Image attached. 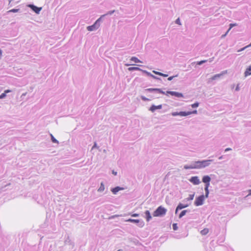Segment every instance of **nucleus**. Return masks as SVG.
<instances>
[{
	"instance_id": "obj_19",
	"label": "nucleus",
	"mask_w": 251,
	"mask_h": 251,
	"mask_svg": "<svg viewBox=\"0 0 251 251\" xmlns=\"http://www.w3.org/2000/svg\"><path fill=\"white\" fill-rule=\"evenodd\" d=\"M188 206V204H183L181 203H179L178 205L177 206V209H182L183 208H186Z\"/></svg>"
},
{
	"instance_id": "obj_43",
	"label": "nucleus",
	"mask_w": 251,
	"mask_h": 251,
	"mask_svg": "<svg viewBox=\"0 0 251 251\" xmlns=\"http://www.w3.org/2000/svg\"><path fill=\"white\" fill-rule=\"evenodd\" d=\"M152 77L154 79H157V80H161V78H159V77H158L154 75H152Z\"/></svg>"
},
{
	"instance_id": "obj_18",
	"label": "nucleus",
	"mask_w": 251,
	"mask_h": 251,
	"mask_svg": "<svg viewBox=\"0 0 251 251\" xmlns=\"http://www.w3.org/2000/svg\"><path fill=\"white\" fill-rule=\"evenodd\" d=\"M128 70L129 71H142V70L140 68L136 67H131L128 68Z\"/></svg>"
},
{
	"instance_id": "obj_50",
	"label": "nucleus",
	"mask_w": 251,
	"mask_h": 251,
	"mask_svg": "<svg viewBox=\"0 0 251 251\" xmlns=\"http://www.w3.org/2000/svg\"><path fill=\"white\" fill-rule=\"evenodd\" d=\"M239 90V86L238 85L237 86V87H236L235 88V90L236 91H238Z\"/></svg>"
},
{
	"instance_id": "obj_7",
	"label": "nucleus",
	"mask_w": 251,
	"mask_h": 251,
	"mask_svg": "<svg viewBox=\"0 0 251 251\" xmlns=\"http://www.w3.org/2000/svg\"><path fill=\"white\" fill-rule=\"evenodd\" d=\"M189 181L194 185H199L201 183V181L198 176H192L189 179Z\"/></svg>"
},
{
	"instance_id": "obj_22",
	"label": "nucleus",
	"mask_w": 251,
	"mask_h": 251,
	"mask_svg": "<svg viewBox=\"0 0 251 251\" xmlns=\"http://www.w3.org/2000/svg\"><path fill=\"white\" fill-rule=\"evenodd\" d=\"M104 190V185L103 182L100 183V188L98 189V192H101L103 191Z\"/></svg>"
},
{
	"instance_id": "obj_12",
	"label": "nucleus",
	"mask_w": 251,
	"mask_h": 251,
	"mask_svg": "<svg viewBox=\"0 0 251 251\" xmlns=\"http://www.w3.org/2000/svg\"><path fill=\"white\" fill-rule=\"evenodd\" d=\"M162 107V106L161 104L158 105L157 106H156L155 105H152L150 108V110L152 112H153L157 109H161Z\"/></svg>"
},
{
	"instance_id": "obj_30",
	"label": "nucleus",
	"mask_w": 251,
	"mask_h": 251,
	"mask_svg": "<svg viewBox=\"0 0 251 251\" xmlns=\"http://www.w3.org/2000/svg\"><path fill=\"white\" fill-rule=\"evenodd\" d=\"M204 190H205V195H204V198H207L208 197V195L209 194V190H208V189H204Z\"/></svg>"
},
{
	"instance_id": "obj_34",
	"label": "nucleus",
	"mask_w": 251,
	"mask_h": 251,
	"mask_svg": "<svg viewBox=\"0 0 251 251\" xmlns=\"http://www.w3.org/2000/svg\"><path fill=\"white\" fill-rule=\"evenodd\" d=\"M114 12H115V10H111V11H108V12H107L104 15H105V16H106V15H111L112 14H113Z\"/></svg>"
},
{
	"instance_id": "obj_8",
	"label": "nucleus",
	"mask_w": 251,
	"mask_h": 251,
	"mask_svg": "<svg viewBox=\"0 0 251 251\" xmlns=\"http://www.w3.org/2000/svg\"><path fill=\"white\" fill-rule=\"evenodd\" d=\"M168 94H170L172 96H174L177 98H182L183 97V94L182 93L175 91H167L166 92V95H167Z\"/></svg>"
},
{
	"instance_id": "obj_15",
	"label": "nucleus",
	"mask_w": 251,
	"mask_h": 251,
	"mask_svg": "<svg viewBox=\"0 0 251 251\" xmlns=\"http://www.w3.org/2000/svg\"><path fill=\"white\" fill-rule=\"evenodd\" d=\"M145 214L147 221L149 222L152 219L151 213L149 210H146L145 212Z\"/></svg>"
},
{
	"instance_id": "obj_29",
	"label": "nucleus",
	"mask_w": 251,
	"mask_h": 251,
	"mask_svg": "<svg viewBox=\"0 0 251 251\" xmlns=\"http://www.w3.org/2000/svg\"><path fill=\"white\" fill-rule=\"evenodd\" d=\"M207 61H208L207 60H201V61H198L197 62V64L198 65H201L202 64L206 62Z\"/></svg>"
},
{
	"instance_id": "obj_32",
	"label": "nucleus",
	"mask_w": 251,
	"mask_h": 251,
	"mask_svg": "<svg viewBox=\"0 0 251 251\" xmlns=\"http://www.w3.org/2000/svg\"><path fill=\"white\" fill-rule=\"evenodd\" d=\"M199 105V103L198 102H196L191 105L192 107L196 108L198 107Z\"/></svg>"
},
{
	"instance_id": "obj_54",
	"label": "nucleus",
	"mask_w": 251,
	"mask_h": 251,
	"mask_svg": "<svg viewBox=\"0 0 251 251\" xmlns=\"http://www.w3.org/2000/svg\"><path fill=\"white\" fill-rule=\"evenodd\" d=\"M248 195L251 196V189L249 190V194Z\"/></svg>"
},
{
	"instance_id": "obj_25",
	"label": "nucleus",
	"mask_w": 251,
	"mask_h": 251,
	"mask_svg": "<svg viewBox=\"0 0 251 251\" xmlns=\"http://www.w3.org/2000/svg\"><path fill=\"white\" fill-rule=\"evenodd\" d=\"M51 140L53 143L58 144V141L54 137V136L50 134Z\"/></svg>"
},
{
	"instance_id": "obj_33",
	"label": "nucleus",
	"mask_w": 251,
	"mask_h": 251,
	"mask_svg": "<svg viewBox=\"0 0 251 251\" xmlns=\"http://www.w3.org/2000/svg\"><path fill=\"white\" fill-rule=\"evenodd\" d=\"M141 99H142L143 100L145 101H150V100H151V99H148V98H147L146 97H145V96H142L141 97Z\"/></svg>"
},
{
	"instance_id": "obj_40",
	"label": "nucleus",
	"mask_w": 251,
	"mask_h": 251,
	"mask_svg": "<svg viewBox=\"0 0 251 251\" xmlns=\"http://www.w3.org/2000/svg\"><path fill=\"white\" fill-rule=\"evenodd\" d=\"M205 183V187L204 189H208L210 186V182H206Z\"/></svg>"
},
{
	"instance_id": "obj_39",
	"label": "nucleus",
	"mask_w": 251,
	"mask_h": 251,
	"mask_svg": "<svg viewBox=\"0 0 251 251\" xmlns=\"http://www.w3.org/2000/svg\"><path fill=\"white\" fill-rule=\"evenodd\" d=\"M95 148H99V147L97 146V144L96 142L94 143V144L92 148V150L94 149Z\"/></svg>"
},
{
	"instance_id": "obj_35",
	"label": "nucleus",
	"mask_w": 251,
	"mask_h": 251,
	"mask_svg": "<svg viewBox=\"0 0 251 251\" xmlns=\"http://www.w3.org/2000/svg\"><path fill=\"white\" fill-rule=\"evenodd\" d=\"M172 226L174 230H176L178 229L177 224H173Z\"/></svg>"
},
{
	"instance_id": "obj_20",
	"label": "nucleus",
	"mask_w": 251,
	"mask_h": 251,
	"mask_svg": "<svg viewBox=\"0 0 251 251\" xmlns=\"http://www.w3.org/2000/svg\"><path fill=\"white\" fill-rule=\"evenodd\" d=\"M130 61H133L135 63H141L142 62L139 59H138L136 57L133 56L130 58Z\"/></svg>"
},
{
	"instance_id": "obj_2",
	"label": "nucleus",
	"mask_w": 251,
	"mask_h": 251,
	"mask_svg": "<svg viewBox=\"0 0 251 251\" xmlns=\"http://www.w3.org/2000/svg\"><path fill=\"white\" fill-rule=\"evenodd\" d=\"M167 209L162 206H159L154 211L153 216L154 217H163L166 215Z\"/></svg>"
},
{
	"instance_id": "obj_45",
	"label": "nucleus",
	"mask_w": 251,
	"mask_h": 251,
	"mask_svg": "<svg viewBox=\"0 0 251 251\" xmlns=\"http://www.w3.org/2000/svg\"><path fill=\"white\" fill-rule=\"evenodd\" d=\"M11 91L10 90L7 89L4 91V93L6 95L7 93L11 92Z\"/></svg>"
},
{
	"instance_id": "obj_53",
	"label": "nucleus",
	"mask_w": 251,
	"mask_h": 251,
	"mask_svg": "<svg viewBox=\"0 0 251 251\" xmlns=\"http://www.w3.org/2000/svg\"><path fill=\"white\" fill-rule=\"evenodd\" d=\"M224 158V156L222 155L219 157V159H222Z\"/></svg>"
},
{
	"instance_id": "obj_57",
	"label": "nucleus",
	"mask_w": 251,
	"mask_h": 251,
	"mask_svg": "<svg viewBox=\"0 0 251 251\" xmlns=\"http://www.w3.org/2000/svg\"><path fill=\"white\" fill-rule=\"evenodd\" d=\"M117 251H122V250H118Z\"/></svg>"
},
{
	"instance_id": "obj_46",
	"label": "nucleus",
	"mask_w": 251,
	"mask_h": 251,
	"mask_svg": "<svg viewBox=\"0 0 251 251\" xmlns=\"http://www.w3.org/2000/svg\"><path fill=\"white\" fill-rule=\"evenodd\" d=\"M231 148H228L226 149V150H225V151L226 152V151H231Z\"/></svg>"
},
{
	"instance_id": "obj_13",
	"label": "nucleus",
	"mask_w": 251,
	"mask_h": 251,
	"mask_svg": "<svg viewBox=\"0 0 251 251\" xmlns=\"http://www.w3.org/2000/svg\"><path fill=\"white\" fill-rule=\"evenodd\" d=\"M226 73V71L222 72L221 74L215 75L213 76L211 78L212 80H216L220 78L222 75Z\"/></svg>"
},
{
	"instance_id": "obj_55",
	"label": "nucleus",
	"mask_w": 251,
	"mask_h": 251,
	"mask_svg": "<svg viewBox=\"0 0 251 251\" xmlns=\"http://www.w3.org/2000/svg\"><path fill=\"white\" fill-rule=\"evenodd\" d=\"M1 55H2V50H0V58L1 56Z\"/></svg>"
},
{
	"instance_id": "obj_27",
	"label": "nucleus",
	"mask_w": 251,
	"mask_h": 251,
	"mask_svg": "<svg viewBox=\"0 0 251 251\" xmlns=\"http://www.w3.org/2000/svg\"><path fill=\"white\" fill-rule=\"evenodd\" d=\"M20 11L19 9H12L8 11V13H16Z\"/></svg>"
},
{
	"instance_id": "obj_31",
	"label": "nucleus",
	"mask_w": 251,
	"mask_h": 251,
	"mask_svg": "<svg viewBox=\"0 0 251 251\" xmlns=\"http://www.w3.org/2000/svg\"><path fill=\"white\" fill-rule=\"evenodd\" d=\"M142 72H143L144 73L146 74L148 76L152 77V76L153 75L151 73H150L146 70H142Z\"/></svg>"
},
{
	"instance_id": "obj_36",
	"label": "nucleus",
	"mask_w": 251,
	"mask_h": 251,
	"mask_svg": "<svg viewBox=\"0 0 251 251\" xmlns=\"http://www.w3.org/2000/svg\"><path fill=\"white\" fill-rule=\"evenodd\" d=\"M154 74L161 76L162 75V73L161 72H157L155 71H153L152 72Z\"/></svg>"
},
{
	"instance_id": "obj_17",
	"label": "nucleus",
	"mask_w": 251,
	"mask_h": 251,
	"mask_svg": "<svg viewBox=\"0 0 251 251\" xmlns=\"http://www.w3.org/2000/svg\"><path fill=\"white\" fill-rule=\"evenodd\" d=\"M244 75L245 76L251 75V65L247 68Z\"/></svg>"
},
{
	"instance_id": "obj_24",
	"label": "nucleus",
	"mask_w": 251,
	"mask_h": 251,
	"mask_svg": "<svg viewBox=\"0 0 251 251\" xmlns=\"http://www.w3.org/2000/svg\"><path fill=\"white\" fill-rule=\"evenodd\" d=\"M105 16V15H101L95 22L97 23L98 25H100V22L102 20V18H104Z\"/></svg>"
},
{
	"instance_id": "obj_26",
	"label": "nucleus",
	"mask_w": 251,
	"mask_h": 251,
	"mask_svg": "<svg viewBox=\"0 0 251 251\" xmlns=\"http://www.w3.org/2000/svg\"><path fill=\"white\" fill-rule=\"evenodd\" d=\"M195 194H190L189 195V197L186 199L187 201H191L193 200Z\"/></svg>"
},
{
	"instance_id": "obj_37",
	"label": "nucleus",
	"mask_w": 251,
	"mask_h": 251,
	"mask_svg": "<svg viewBox=\"0 0 251 251\" xmlns=\"http://www.w3.org/2000/svg\"><path fill=\"white\" fill-rule=\"evenodd\" d=\"M177 76H178V75H174V76H170L168 78V80H169V81H171V80H173V79L174 77H177Z\"/></svg>"
},
{
	"instance_id": "obj_51",
	"label": "nucleus",
	"mask_w": 251,
	"mask_h": 251,
	"mask_svg": "<svg viewBox=\"0 0 251 251\" xmlns=\"http://www.w3.org/2000/svg\"><path fill=\"white\" fill-rule=\"evenodd\" d=\"M180 209H177V207H176V211H175V213L177 214V213L178 212V211Z\"/></svg>"
},
{
	"instance_id": "obj_3",
	"label": "nucleus",
	"mask_w": 251,
	"mask_h": 251,
	"mask_svg": "<svg viewBox=\"0 0 251 251\" xmlns=\"http://www.w3.org/2000/svg\"><path fill=\"white\" fill-rule=\"evenodd\" d=\"M145 91L148 92L154 93L156 95L152 97V98H159V97L157 96V94H162L166 95L165 92H163L161 89L159 88H148L145 89Z\"/></svg>"
},
{
	"instance_id": "obj_16",
	"label": "nucleus",
	"mask_w": 251,
	"mask_h": 251,
	"mask_svg": "<svg viewBox=\"0 0 251 251\" xmlns=\"http://www.w3.org/2000/svg\"><path fill=\"white\" fill-rule=\"evenodd\" d=\"M210 181H211V178L209 176L206 175V176H204L202 177V181L203 183L210 182Z\"/></svg>"
},
{
	"instance_id": "obj_9",
	"label": "nucleus",
	"mask_w": 251,
	"mask_h": 251,
	"mask_svg": "<svg viewBox=\"0 0 251 251\" xmlns=\"http://www.w3.org/2000/svg\"><path fill=\"white\" fill-rule=\"evenodd\" d=\"M100 27V25H98V24H97V23L95 22V23L90 26H88L87 27V29L88 31H92L96 30Z\"/></svg>"
},
{
	"instance_id": "obj_14",
	"label": "nucleus",
	"mask_w": 251,
	"mask_h": 251,
	"mask_svg": "<svg viewBox=\"0 0 251 251\" xmlns=\"http://www.w3.org/2000/svg\"><path fill=\"white\" fill-rule=\"evenodd\" d=\"M124 190V188L119 186H117L114 188H112L111 191L114 194H116L120 190Z\"/></svg>"
},
{
	"instance_id": "obj_47",
	"label": "nucleus",
	"mask_w": 251,
	"mask_h": 251,
	"mask_svg": "<svg viewBox=\"0 0 251 251\" xmlns=\"http://www.w3.org/2000/svg\"><path fill=\"white\" fill-rule=\"evenodd\" d=\"M246 48H247V47H246H246L241 49L240 50H239L238 51H243V50H244Z\"/></svg>"
},
{
	"instance_id": "obj_48",
	"label": "nucleus",
	"mask_w": 251,
	"mask_h": 251,
	"mask_svg": "<svg viewBox=\"0 0 251 251\" xmlns=\"http://www.w3.org/2000/svg\"><path fill=\"white\" fill-rule=\"evenodd\" d=\"M161 76H163V77H167V76H168V75H167V74H163V73H162V75Z\"/></svg>"
},
{
	"instance_id": "obj_1",
	"label": "nucleus",
	"mask_w": 251,
	"mask_h": 251,
	"mask_svg": "<svg viewBox=\"0 0 251 251\" xmlns=\"http://www.w3.org/2000/svg\"><path fill=\"white\" fill-rule=\"evenodd\" d=\"M213 161L212 159L202 160L195 161L196 169H202L209 166L211 162Z\"/></svg>"
},
{
	"instance_id": "obj_42",
	"label": "nucleus",
	"mask_w": 251,
	"mask_h": 251,
	"mask_svg": "<svg viewBox=\"0 0 251 251\" xmlns=\"http://www.w3.org/2000/svg\"><path fill=\"white\" fill-rule=\"evenodd\" d=\"M236 25V24H230L229 25V28L228 29V30H229L232 27H233L234 26H235Z\"/></svg>"
},
{
	"instance_id": "obj_44",
	"label": "nucleus",
	"mask_w": 251,
	"mask_h": 251,
	"mask_svg": "<svg viewBox=\"0 0 251 251\" xmlns=\"http://www.w3.org/2000/svg\"><path fill=\"white\" fill-rule=\"evenodd\" d=\"M139 214H137V213H134V214H133L131 215V216L133 217H139Z\"/></svg>"
},
{
	"instance_id": "obj_58",
	"label": "nucleus",
	"mask_w": 251,
	"mask_h": 251,
	"mask_svg": "<svg viewBox=\"0 0 251 251\" xmlns=\"http://www.w3.org/2000/svg\"><path fill=\"white\" fill-rule=\"evenodd\" d=\"M228 31H229V30H227V32H226V34H227V32H228Z\"/></svg>"
},
{
	"instance_id": "obj_56",
	"label": "nucleus",
	"mask_w": 251,
	"mask_h": 251,
	"mask_svg": "<svg viewBox=\"0 0 251 251\" xmlns=\"http://www.w3.org/2000/svg\"><path fill=\"white\" fill-rule=\"evenodd\" d=\"M129 65H130V64H126V66H128Z\"/></svg>"
},
{
	"instance_id": "obj_41",
	"label": "nucleus",
	"mask_w": 251,
	"mask_h": 251,
	"mask_svg": "<svg viewBox=\"0 0 251 251\" xmlns=\"http://www.w3.org/2000/svg\"><path fill=\"white\" fill-rule=\"evenodd\" d=\"M176 22V24H178V25H181V23H180V21L179 18H177V19L176 20V22Z\"/></svg>"
},
{
	"instance_id": "obj_4",
	"label": "nucleus",
	"mask_w": 251,
	"mask_h": 251,
	"mask_svg": "<svg viewBox=\"0 0 251 251\" xmlns=\"http://www.w3.org/2000/svg\"><path fill=\"white\" fill-rule=\"evenodd\" d=\"M204 199L205 198L203 195L197 197L195 199L194 204L197 206L202 205L204 203Z\"/></svg>"
},
{
	"instance_id": "obj_10",
	"label": "nucleus",
	"mask_w": 251,
	"mask_h": 251,
	"mask_svg": "<svg viewBox=\"0 0 251 251\" xmlns=\"http://www.w3.org/2000/svg\"><path fill=\"white\" fill-rule=\"evenodd\" d=\"M187 113H186L185 111H180V112H174L172 113V115L173 116H187Z\"/></svg>"
},
{
	"instance_id": "obj_23",
	"label": "nucleus",
	"mask_w": 251,
	"mask_h": 251,
	"mask_svg": "<svg viewBox=\"0 0 251 251\" xmlns=\"http://www.w3.org/2000/svg\"><path fill=\"white\" fill-rule=\"evenodd\" d=\"M188 211L187 210H184L181 212V213L179 215V218H181L183 216H184Z\"/></svg>"
},
{
	"instance_id": "obj_11",
	"label": "nucleus",
	"mask_w": 251,
	"mask_h": 251,
	"mask_svg": "<svg viewBox=\"0 0 251 251\" xmlns=\"http://www.w3.org/2000/svg\"><path fill=\"white\" fill-rule=\"evenodd\" d=\"M184 169H196L195 161L192 162L190 165H185L184 166Z\"/></svg>"
},
{
	"instance_id": "obj_6",
	"label": "nucleus",
	"mask_w": 251,
	"mask_h": 251,
	"mask_svg": "<svg viewBox=\"0 0 251 251\" xmlns=\"http://www.w3.org/2000/svg\"><path fill=\"white\" fill-rule=\"evenodd\" d=\"M27 6L37 14H39L40 12L42 10V7H37L32 4H29L27 5Z\"/></svg>"
},
{
	"instance_id": "obj_49",
	"label": "nucleus",
	"mask_w": 251,
	"mask_h": 251,
	"mask_svg": "<svg viewBox=\"0 0 251 251\" xmlns=\"http://www.w3.org/2000/svg\"><path fill=\"white\" fill-rule=\"evenodd\" d=\"M112 174L114 175L115 176L117 175V173L116 172H115L114 170L112 171Z\"/></svg>"
},
{
	"instance_id": "obj_28",
	"label": "nucleus",
	"mask_w": 251,
	"mask_h": 251,
	"mask_svg": "<svg viewBox=\"0 0 251 251\" xmlns=\"http://www.w3.org/2000/svg\"><path fill=\"white\" fill-rule=\"evenodd\" d=\"M186 113L188 114H187V116L190 115V114H197V110H193L192 111H188V112H186Z\"/></svg>"
},
{
	"instance_id": "obj_52",
	"label": "nucleus",
	"mask_w": 251,
	"mask_h": 251,
	"mask_svg": "<svg viewBox=\"0 0 251 251\" xmlns=\"http://www.w3.org/2000/svg\"><path fill=\"white\" fill-rule=\"evenodd\" d=\"M213 58H214L213 57V58H210V59H209V60H208V61H209V62H211L213 61Z\"/></svg>"
},
{
	"instance_id": "obj_21",
	"label": "nucleus",
	"mask_w": 251,
	"mask_h": 251,
	"mask_svg": "<svg viewBox=\"0 0 251 251\" xmlns=\"http://www.w3.org/2000/svg\"><path fill=\"white\" fill-rule=\"evenodd\" d=\"M208 232H209V229L207 228H205L201 230V233L203 235H205L207 234L208 233Z\"/></svg>"
},
{
	"instance_id": "obj_5",
	"label": "nucleus",
	"mask_w": 251,
	"mask_h": 251,
	"mask_svg": "<svg viewBox=\"0 0 251 251\" xmlns=\"http://www.w3.org/2000/svg\"><path fill=\"white\" fill-rule=\"evenodd\" d=\"M126 221L130 223H135L137 224V225L140 227H142L144 226V222L142 220L129 219L126 220Z\"/></svg>"
},
{
	"instance_id": "obj_59",
	"label": "nucleus",
	"mask_w": 251,
	"mask_h": 251,
	"mask_svg": "<svg viewBox=\"0 0 251 251\" xmlns=\"http://www.w3.org/2000/svg\"><path fill=\"white\" fill-rule=\"evenodd\" d=\"M228 31H229V30H227V32H226V34H227V32H228Z\"/></svg>"
},
{
	"instance_id": "obj_38",
	"label": "nucleus",
	"mask_w": 251,
	"mask_h": 251,
	"mask_svg": "<svg viewBox=\"0 0 251 251\" xmlns=\"http://www.w3.org/2000/svg\"><path fill=\"white\" fill-rule=\"evenodd\" d=\"M6 96V95L4 93H3L0 95V99H4Z\"/></svg>"
}]
</instances>
